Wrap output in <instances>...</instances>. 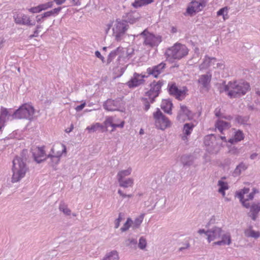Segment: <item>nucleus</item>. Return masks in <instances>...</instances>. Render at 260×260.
<instances>
[{
    "mask_svg": "<svg viewBox=\"0 0 260 260\" xmlns=\"http://www.w3.org/2000/svg\"><path fill=\"white\" fill-rule=\"evenodd\" d=\"M247 166L243 162H241L238 165L233 173V175L234 177L239 176L241 173L246 170Z\"/></svg>",
    "mask_w": 260,
    "mask_h": 260,
    "instance_id": "473e14b6",
    "label": "nucleus"
},
{
    "mask_svg": "<svg viewBox=\"0 0 260 260\" xmlns=\"http://www.w3.org/2000/svg\"><path fill=\"white\" fill-rule=\"evenodd\" d=\"M122 215L121 213H120L119 214V216H118V218L116 219L115 220V226H114V228L115 229H117L119 226L120 223L121 221L122 220Z\"/></svg>",
    "mask_w": 260,
    "mask_h": 260,
    "instance_id": "8fccbe9b",
    "label": "nucleus"
},
{
    "mask_svg": "<svg viewBox=\"0 0 260 260\" xmlns=\"http://www.w3.org/2000/svg\"><path fill=\"white\" fill-rule=\"evenodd\" d=\"M152 2V1L150 0H136L133 4L132 6L137 8L146 5H148Z\"/></svg>",
    "mask_w": 260,
    "mask_h": 260,
    "instance_id": "58836bf2",
    "label": "nucleus"
},
{
    "mask_svg": "<svg viewBox=\"0 0 260 260\" xmlns=\"http://www.w3.org/2000/svg\"><path fill=\"white\" fill-rule=\"evenodd\" d=\"M218 185L219 188L218 189V192L222 194V196H225V190L228 189L229 186L226 182H224L222 180H219L218 181Z\"/></svg>",
    "mask_w": 260,
    "mask_h": 260,
    "instance_id": "c9c22d12",
    "label": "nucleus"
},
{
    "mask_svg": "<svg viewBox=\"0 0 260 260\" xmlns=\"http://www.w3.org/2000/svg\"><path fill=\"white\" fill-rule=\"evenodd\" d=\"M207 232V231H206L204 229H200L198 233L200 234H205L206 235V233Z\"/></svg>",
    "mask_w": 260,
    "mask_h": 260,
    "instance_id": "774afa93",
    "label": "nucleus"
},
{
    "mask_svg": "<svg viewBox=\"0 0 260 260\" xmlns=\"http://www.w3.org/2000/svg\"><path fill=\"white\" fill-rule=\"evenodd\" d=\"M120 102L119 101L111 99L107 100L104 104V108L106 110L110 111L118 110Z\"/></svg>",
    "mask_w": 260,
    "mask_h": 260,
    "instance_id": "4be33fe9",
    "label": "nucleus"
},
{
    "mask_svg": "<svg viewBox=\"0 0 260 260\" xmlns=\"http://www.w3.org/2000/svg\"><path fill=\"white\" fill-rule=\"evenodd\" d=\"M244 139V135L242 131H238L235 133V135L232 138L229 140V142L231 144H234Z\"/></svg>",
    "mask_w": 260,
    "mask_h": 260,
    "instance_id": "c85d7f7f",
    "label": "nucleus"
},
{
    "mask_svg": "<svg viewBox=\"0 0 260 260\" xmlns=\"http://www.w3.org/2000/svg\"><path fill=\"white\" fill-rule=\"evenodd\" d=\"M249 208L250 210L247 214L248 216L250 217L252 220L255 221L260 212V204L253 203L251 205H250Z\"/></svg>",
    "mask_w": 260,
    "mask_h": 260,
    "instance_id": "aec40b11",
    "label": "nucleus"
},
{
    "mask_svg": "<svg viewBox=\"0 0 260 260\" xmlns=\"http://www.w3.org/2000/svg\"><path fill=\"white\" fill-rule=\"evenodd\" d=\"M249 192V188H244L236 193V196L240 199L242 205L246 208H249L250 203L248 201L252 200L254 198V192L253 191L248 194Z\"/></svg>",
    "mask_w": 260,
    "mask_h": 260,
    "instance_id": "9b49d317",
    "label": "nucleus"
},
{
    "mask_svg": "<svg viewBox=\"0 0 260 260\" xmlns=\"http://www.w3.org/2000/svg\"><path fill=\"white\" fill-rule=\"evenodd\" d=\"M216 61V59L215 58H210L208 56H206L203 63H201L199 66L200 70H202L207 69L208 67L214 65L215 62Z\"/></svg>",
    "mask_w": 260,
    "mask_h": 260,
    "instance_id": "393cba45",
    "label": "nucleus"
},
{
    "mask_svg": "<svg viewBox=\"0 0 260 260\" xmlns=\"http://www.w3.org/2000/svg\"><path fill=\"white\" fill-rule=\"evenodd\" d=\"M85 105H86V103H85V102H84L80 105L77 106L76 107L75 109L77 111H80L85 107Z\"/></svg>",
    "mask_w": 260,
    "mask_h": 260,
    "instance_id": "6e6d98bb",
    "label": "nucleus"
},
{
    "mask_svg": "<svg viewBox=\"0 0 260 260\" xmlns=\"http://www.w3.org/2000/svg\"><path fill=\"white\" fill-rule=\"evenodd\" d=\"M194 125L192 123H186L183 127V134L184 136L182 137V139L185 140L187 139V136L189 135L192 131Z\"/></svg>",
    "mask_w": 260,
    "mask_h": 260,
    "instance_id": "7c9ffc66",
    "label": "nucleus"
},
{
    "mask_svg": "<svg viewBox=\"0 0 260 260\" xmlns=\"http://www.w3.org/2000/svg\"><path fill=\"white\" fill-rule=\"evenodd\" d=\"M211 79V75L206 74L200 76L198 79V83L201 88L205 89L206 91H208L209 88Z\"/></svg>",
    "mask_w": 260,
    "mask_h": 260,
    "instance_id": "412c9836",
    "label": "nucleus"
},
{
    "mask_svg": "<svg viewBox=\"0 0 260 260\" xmlns=\"http://www.w3.org/2000/svg\"><path fill=\"white\" fill-rule=\"evenodd\" d=\"M245 235L247 237L257 239L260 236V233L258 231H255L251 226L245 231Z\"/></svg>",
    "mask_w": 260,
    "mask_h": 260,
    "instance_id": "2f4dec72",
    "label": "nucleus"
},
{
    "mask_svg": "<svg viewBox=\"0 0 260 260\" xmlns=\"http://www.w3.org/2000/svg\"><path fill=\"white\" fill-rule=\"evenodd\" d=\"M142 100L144 105V110L147 111L150 108V103H151V102L149 100L148 97L142 98Z\"/></svg>",
    "mask_w": 260,
    "mask_h": 260,
    "instance_id": "c03bdc74",
    "label": "nucleus"
},
{
    "mask_svg": "<svg viewBox=\"0 0 260 260\" xmlns=\"http://www.w3.org/2000/svg\"><path fill=\"white\" fill-rule=\"evenodd\" d=\"M192 118L191 112L185 105H180V109L178 112L177 119L183 122L187 120H190Z\"/></svg>",
    "mask_w": 260,
    "mask_h": 260,
    "instance_id": "4468645a",
    "label": "nucleus"
},
{
    "mask_svg": "<svg viewBox=\"0 0 260 260\" xmlns=\"http://www.w3.org/2000/svg\"><path fill=\"white\" fill-rule=\"evenodd\" d=\"M228 8L226 7L223 8L222 9H220L217 13V15L221 16L222 15L223 17L224 16V13L226 12L227 14L228 13Z\"/></svg>",
    "mask_w": 260,
    "mask_h": 260,
    "instance_id": "603ef678",
    "label": "nucleus"
},
{
    "mask_svg": "<svg viewBox=\"0 0 260 260\" xmlns=\"http://www.w3.org/2000/svg\"><path fill=\"white\" fill-rule=\"evenodd\" d=\"M169 92L171 94L175 96L176 99L182 100L185 98V90L178 89L177 86L175 84H172L171 85H169Z\"/></svg>",
    "mask_w": 260,
    "mask_h": 260,
    "instance_id": "a211bd4d",
    "label": "nucleus"
},
{
    "mask_svg": "<svg viewBox=\"0 0 260 260\" xmlns=\"http://www.w3.org/2000/svg\"><path fill=\"white\" fill-rule=\"evenodd\" d=\"M163 84L162 80L153 81L149 84L150 88L145 92V96L148 98L151 103H153L155 99L158 96Z\"/></svg>",
    "mask_w": 260,
    "mask_h": 260,
    "instance_id": "6e6552de",
    "label": "nucleus"
},
{
    "mask_svg": "<svg viewBox=\"0 0 260 260\" xmlns=\"http://www.w3.org/2000/svg\"><path fill=\"white\" fill-rule=\"evenodd\" d=\"M182 163L184 166H190L194 161V157L192 156L184 155L181 158Z\"/></svg>",
    "mask_w": 260,
    "mask_h": 260,
    "instance_id": "f704fd0d",
    "label": "nucleus"
},
{
    "mask_svg": "<svg viewBox=\"0 0 260 260\" xmlns=\"http://www.w3.org/2000/svg\"><path fill=\"white\" fill-rule=\"evenodd\" d=\"M132 169L128 168L127 170H122L119 171L117 175V180L122 179L125 177L129 175L131 173Z\"/></svg>",
    "mask_w": 260,
    "mask_h": 260,
    "instance_id": "ea45409f",
    "label": "nucleus"
},
{
    "mask_svg": "<svg viewBox=\"0 0 260 260\" xmlns=\"http://www.w3.org/2000/svg\"><path fill=\"white\" fill-rule=\"evenodd\" d=\"M204 144L206 151L211 154H217L222 145L221 144H219V139H217L216 136L213 134L205 137Z\"/></svg>",
    "mask_w": 260,
    "mask_h": 260,
    "instance_id": "39448f33",
    "label": "nucleus"
},
{
    "mask_svg": "<svg viewBox=\"0 0 260 260\" xmlns=\"http://www.w3.org/2000/svg\"><path fill=\"white\" fill-rule=\"evenodd\" d=\"M215 66L214 67V68H221L222 67H224V64L221 62H218L215 64Z\"/></svg>",
    "mask_w": 260,
    "mask_h": 260,
    "instance_id": "052dcab7",
    "label": "nucleus"
},
{
    "mask_svg": "<svg viewBox=\"0 0 260 260\" xmlns=\"http://www.w3.org/2000/svg\"><path fill=\"white\" fill-rule=\"evenodd\" d=\"M25 160V159L20 156H17L13 159L12 182H17L25 176L28 170Z\"/></svg>",
    "mask_w": 260,
    "mask_h": 260,
    "instance_id": "f03ea898",
    "label": "nucleus"
},
{
    "mask_svg": "<svg viewBox=\"0 0 260 260\" xmlns=\"http://www.w3.org/2000/svg\"><path fill=\"white\" fill-rule=\"evenodd\" d=\"M188 49L184 45L176 43L166 50V54L168 57L176 59H180L187 55Z\"/></svg>",
    "mask_w": 260,
    "mask_h": 260,
    "instance_id": "20e7f679",
    "label": "nucleus"
},
{
    "mask_svg": "<svg viewBox=\"0 0 260 260\" xmlns=\"http://www.w3.org/2000/svg\"><path fill=\"white\" fill-rule=\"evenodd\" d=\"M73 128H74V126L73 124H72L70 128L66 129V133H69L71 132L73 130Z\"/></svg>",
    "mask_w": 260,
    "mask_h": 260,
    "instance_id": "338daca9",
    "label": "nucleus"
},
{
    "mask_svg": "<svg viewBox=\"0 0 260 260\" xmlns=\"http://www.w3.org/2000/svg\"><path fill=\"white\" fill-rule=\"evenodd\" d=\"M153 117L156 127L160 129L164 130L171 125V122L159 109H157L156 111L153 113Z\"/></svg>",
    "mask_w": 260,
    "mask_h": 260,
    "instance_id": "1a4fd4ad",
    "label": "nucleus"
},
{
    "mask_svg": "<svg viewBox=\"0 0 260 260\" xmlns=\"http://www.w3.org/2000/svg\"><path fill=\"white\" fill-rule=\"evenodd\" d=\"M15 22L17 24L26 25L27 26H34L36 23L31 21L29 16L23 13H17L14 16Z\"/></svg>",
    "mask_w": 260,
    "mask_h": 260,
    "instance_id": "2eb2a0df",
    "label": "nucleus"
},
{
    "mask_svg": "<svg viewBox=\"0 0 260 260\" xmlns=\"http://www.w3.org/2000/svg\"><path fill=\"white\" fill-rule=\"evenodd\" d=\"M148 77V76L134 73L131 79L126 83L130 88H134L144 84V78Z\"/></svg>",
    "mask_w": 260,
    "mask_h": 260,
    "instance_id": "ddd939ff",
    "label": "nucleus"
},
{
    "mask_svg": "<svg viewBox=\"0 0 260 260\" xmlns=\"http://www.w3.org/2000/svg\"><path fill=\"white\" fill-rule=\"evenodd\" d=\"M28 11L29 12L32 13H37L42 11L40 5L37 7H32L29 9Z\"/></svg>",
    "mask_w": 260,
    "mask_h": 260,
    "instance_id": "09e8293b",
    "label": "nucleus"
},
{
    "mask_svg": "<svg viewBox=\"0 0 260 260\" xmlns=\"http://www.w3.org/2000/svg\"><path fill=\"white\" fill-rule=\"evenodd\" d=\"M189 247V244L186 243L185 247H181L179 248L180 251H182L183 250Z\"/></svg>",
    "mask_w": 260,
    "mask_h": 260,
    "instance_id": "69168bd1",
    "label": "nucleus"
},
{
    "mask_svg": "<svg viewBox=\"0 0 260 260\" xmlns=\"http://www.w3.org/2000/svg\"><path fill=\"white\" fill-rule=\"evenodd\" d=\"M95 56L101 59L103 62H104V57L101 54V53L99 51H96L95 52Z\"/></svg>",
    "mask_w": 260,
    "mask_h": 260,
    "instance_id": "13d9d810",
    "label": "nucleus"
},
{
    "mask_svg": "<svg viewBox=\"0 0 260 260\" xmlns=\"http://www.w3.org/2000/svg\"><path fill=\"white\" fill-rule=\"evenodd\" d=\"M33 155L35 161L38 163H41L46 159V155L43 147L38 148L36 152H34Z\"/></svg>",
    "mask_w": 260,
    "mask_h": 260,
    "instance_id": "b1692460",
    "label": "nucleus"
},
{
    "mask_svg": "<svg viewBox=\"0 0 260 260\" xmlns=\"http://www.w3.org/2000/svg\"><path fill=\"white\" fill-rule=\"evenodd\" d=\"M131 54L132 53L128 52V50H126V49L119 47L109 54L107 59V62H111L116 56H118V60H120L121 58L124 59L126 58H129L131 57Z\"/></svg>",
    "mask_w": 260,
    "mask_h": 260,
    "instance_id": "f8f14e48",
    "label": "nucleus"
},
{
    "mask_svg": "<svg viewBox=\"0 0 260 260\" xmlns=\"http://www.w3.org/2000/svg\"><path fill=\"white\" fill-rule=\"evenodd\" d=\"M147 245V241L146 239L143 237H141L139 239V242L138 243V247L141 249H144Z\"/></svg>",
    "mask_w": 260,
    "mask_h": 260,
    "instance_id": "37998d69",
    "label": "nucleus"
},
{
    "mask_svg": "<svg viewBox=\"0 0 260 260\" xmlns=\"http://www.w3.org/2000/svg\"><path fill=\"white\" fill-rule=\"evenodd\" d=\"M59 147L61 148V151H58L56 153H54V148H52L51 151H52L53 154H49L47 155L48 158H50L51 165L52 166L57 165L59 162L60 157L62 155V153L66 152V147L64 145L60 144L59 145Z\"/></svg>",
    "mask_w": 260,
    "mask_h": 260,
    "instance_id": "dca6fc26",
    "label": "nucleus"
},
{
    "mask_svg": "<svg viewBox=\"0 0 260 260\" xmlns=\"http://www.w3.org/2000/svg\"><path fill=\"white\" fill-rule=\"evenodd\" d=\"M166 64L164 62H161L157 66L148 68L147 69V73L149 75H152L154 78H157L159 74L164 72Z\"/></svg>",
    "mask_w": 260,
    "mask_h": 260,
    "instance_id": "f3484780",
    "label": "nucleus"
},
{
    "mask_svg": "<svg viewBox=\"0 0 260 260\" xmlns=\"http://www.w3.org/2000/svg\"><path fill=\"white\" fill-rule=\"evenodd\" d=\"M61 9V7H59L57 8H55L51 11H49L50 13H51V16H55L57 15L60 11Z\"/></svg>",
    "mask_w": 260,
    "mask_h": 260,
    "instance_id": "3c124183",
    "label": "nucleus"
},
{
    "mask_svg": "<svg viewBox=\"0 0 260 260\" xmlns=\"http://www.w3.org/2000/svg\"><path fill=\"white\" fill-rule=\"evenodd\" d=\"M44 17H43V15H39L36 16V21L38 23H41L44 21Z\"/></svg>",
    "mask_w": 260,
    "mask_h": 260,
    "instance_id": "5fc2aeb1",
    "label": "nucleus"
},
{
    "mask_svg": "<svg viewBox=\"0 0 260 260\" xmlns=\"http://www.w3.org/2000/svg\"><path fill=\"white\" fill-rule=\"evenodd\" d=\"M119 183V185L124 188H127L131 187L133 185L134 180L132 178H127L126 179H120L118 180Z\"/></svg>",
    "mask_w": 260,
    "mask_h": 260,
    "instance_id": "72a5a7b5",
    "label": "nucleus"
},
{
    "mask_svg": "<svg viewBox=\"0 0 260 260\" xmlns=\"http://www.w3.org/2000/svg\"><path fill=\"white\" fill-rule=\"evenodd\" d=\"M144 214H141L138 217L136 218L134 221H133L132 225L133 229H137L140 226L144 219Z\"/></svg>",
    "mask_w": 260,
    "mask_h": 260,
    "instance_id": "4c0bfd02",
    "label": "nucleus"
},
{
    "mask_svg": "<svg viewBox=\"0 0 260 260\" xmlns=\"http://www.w3.org/2000/svg\"><path fill=\"white\" fill-rule=\"evenodd\" d=\"M214 113L216 117H224V118L228 120H231L232 119V117L231 116H228L227 117H223L221 116V114L220 113V109L219 108H217L214 110Z\"/></svg>",
    "mask_w": 260,
    "mask_h": 260,
    "instance_id": "49530a36",
    "label": "nucleus"
},
{
    "mask_svg": "<svg viewBox=\"0 0 260 260\" xmlns=\"http://www.w3.org/2000/svg\"><path fill=\"white\" fill-rule=\"evenodd\" d=\"M38 33H39V31H38V30H36L35 31H34V33L33 34V35H31L29 36V38L30 39L34 38V37H37L38 35Z\"/></svg>",
    "mask_w": 260,
    "mask_h": 260,
    "instance_id": "0e129e2a",
    "label": "nucleus"
},
{
    "mask_svg": "<svg viewBox=\"0 0 260 260\" xmlns=\"http://www.w3.org/2000/svg\"><path fill=\"white\" fill-rule=\"evenodd\" d=\"M140 35L143 39V45L149 47H157L162 41L160 36L155 35L145 29Z\"/></svg>",
    "mask_w": 260,
    "mask_h": 260,
    "instance_id": "0eeeda50",
    "label": "nucleus"
},
{
    "mask_svg": "<svg viewBox=\"0 0 260 260\" xmlns=\"http://www.w3.org/2000/svg\"><path fill=\"white\" fill-rule=\"evenodd\" d=\"M127 26L126 22L124 20H116L113 27V36L116 41L121 40L122 37L127 29Z\"/></svg>",
    "mask_w": 260,
    "mask_h": 260,
    "instance_id": "9d476101",
    "label": "nucleus"
},
{
    "mask_svg": "<svg viewBox=\"0 0 260 260\" xmlns=\"http://www.w3.org/2000/svg\"><path fill=\"white\" fill-rule=\"evenodd\" d=\"M102 260H119V253L115 250L107 252Z\"/></svg>",
    "mask_w": 260,
    "mask_h": 260,
    "instance_id": "a878e982",
    "label": "nucleus"
},
{
    "mask_svg": "<svg viewBox=\"0 0 260 260\" xmlns=\"http://www.w3.org/2000/svg\"><path fill=\"white\" fill-rule=\"evenodd\" d=\"M124 124V121H121L120 124H114V123H113V128L114 129L116 127H121V128H122V127H123Z\"/></svg>",
    "mask_w": 260,
    "mask_h": 260,
    "instance_id": "4d7b16f0",
    "label": "nucleus"
},
{
    "mask_svg": "<svg viewBox=\"0 0 260 260\" xmlns=\"http://www.w3.org/2000/svg\"><path fill=\"white\" fill-rule=\"evenodd\" d=\"M86 129L90 132H94L99 131L101 132L104 131V126L100 123H95L90 126L86 127Z\"/></svg>",
    "mask_w": 260,
    "mask_h": 260,
    "instance_id": "c756f323",
    "label": "nucleus"
},
{
    "mask_svg": "<svg viewBox=\"0 0 260 260\" xmlns=\"http://www.w3.org/2000/svg\"><path fill=\"white\" fill-rule=\"evenodd\" d=\"M104 131H107V128L109 125L113 127V119L112 117H107L104 122Z\"/></svg>",
    "mask_w": 260,
    "mask_h": 260,
    "instance_id": "79ce46f5",
    "label": "nucleus"
},
{
    "mask_svg": "<svg viewBox=\"0 0 260 260\" xmlns=\"http://www.w3.org/2000/svg\"><path fill=\"white\" fill-rule=\"evenodd\" d=\"M5 41L4 38L3 37H0V49H1L4 46V43Z\"/></svg>",
    "mask_w": 260,
    "mask_h": 260,
    "instance_id": "e2e57ef3",
    "label": "nucleus"
},
{
    "mask_svg": "<svg viewBox=\"0 0 260 260\" xmlns=\"http://www.w3.org/2000/svg\"><path fill=\"white\" fill-rule=\"evenodd\" d=\"M35 113L34 107L27 104H23L17 109L12 115L13 119H27L31 120L33 118Z\"/></svg>",
    "mask_w": 260,
    "mask_h": 260,
    "instance_id": "423d86ee",
    "label": "nucleus"
},
{
    "mask_svg": "<svg viewBox=\"0 0 260 260\" xmlns=\"http://www.w3.org/2000/svg\"><path fill=\"white\" fill-rule=\"evenodd\" d=\"M205 6V2H199L198 1L192 2L191 5L187 9V12L192 15L194 13L201 11Z\"/></svg>",
    "mask_w": 260,
    "mask_h": 260,
    "instance_id": "6ab92c4d",
    "label": "nucleus"
},
{
    "mask_svg": "<svg viewBox=\"0 0 260 260\" xmlns=\"http://www.w3.org/2000/svg\"><path fill=\"white\" fill-rule=\"evenodd\" d=\"M217 137V139H219V144H221V141L224 142H226V138L225 136H216Z\"/></svg>",
    "mask_w": 260,
    "mask_h": 260,
    "instance_id": "bf43d9fd",
    "label": "nucleus"
},
{
    "mask_svg": "<svg viewBox=\"0 0 260 260\" xmlns=\"http://www.w3.org/2000/svg\"><path fill=\"white\" fill-rule=\"evenodd\" d=\"M10 114L7 109L4 107H1L0 114V130L4 127L5 123L8 120Z\"/></svg>",
    "mask_w": 260,
    "mask_h": 260,
    "instance_id": "5701e85b",
    "label": "nucleus"
},
{
    "mask_svg": "<svg viewBox=\"0 0 260 260\" xmlns=\"http://www.w3.org/2000/svg\"><path fill=\"white\" fill-rule=\"evenodd\" d=\"M125 21H126V23L128 22L131 24H133L136 22V18L134 16H132L131 14H129L128 16V19Z\"/></svg>",
    "mask_w": 260,
    "mask_h": 260,
    "instance_id": "864d4df0",
    "label": "nucleus"
},
{
    "mask_svg": "<svg viewBox=\"0 0 260 260\" xmlns=\"http://www.w3.org/2000/svg\"><path fill=\"white\" fill-rule=\"evenodd\" d=\"M50 13H50L49 11L46 12L44 13L43 14H42L43 17H44V18L50 17V16H51Z\"/></svg>",
    "mask_w": 260,
    "mask_h": 260,
    "instance_id": "680f3d73",
    "label": "nucleus"
},
{
    "mask_svg": "<svg viewBox=\"0 0 260 260\" xmlns=\"http://www.w3.org/2000/svg\"><path fill=\"white\" fill-rule=\"evenodd\" d=\"M247 82H230L224 85V90L228 91V94L230 98H236L245 94L249 89Z\"/></svg>",
    "mask_w": 260,
    "mask_h": 260,
    "instance_id": "7ed1b4c3",
    "label": "nucleus"
},
{
    "mask_svg": "<svg viewBox=\"0 0 260 260\" xmlns=\"http://www.w3.org/2000/svg\"><path fill=\"white\" fill-rule=\"evenodd\" d=\"M173 104L171 101L164 100L162 101L161 108L167 113L169 114H172V108Z\"/></svg>",
    "mask_w": 260,
    "mask_h": 260,
    "instance_id": "cd10ccee",
    "label": "nucleus"
},
{
    "mask_svg": "<svg viewBox=\"0 0 260 260\" xmlns=\"http://www.w3.org/2000/svg\"><path fill=\"white\" fill-rule=\"evenodd\" d=\"M53 2H49L45 4L40 5L41 11L46 10L48 8H51L53 6Z\"/></svg>",
    "mask_w": 260,
    "mask_h": 260,
    "instance_id": "a18cd8bd",
    "label": "nucleus"
},
{
    "mask_svg": "<svg viewBox=\"0 0 260 260\" xmlns=\"http://www.w3.org/2000/svg\"><path fill=\"white\" fill-rule=\"evenodd\" d=\"M125 244L126 246H136L137 244V240L135 239H128L125 241Z\"/></svg>",
    "mask_w": 260,
    "mask_h": 260,
    "instance_id": "de8ad7c7",
    "label": "nucleus"
},
{
    "mask_svg": "<svg viewBox=\"0 0 260 260\" xmlns=\"http://www.w3.org/2000/svg\"><path fill=\"white\" fill-rule=\"evenodd\" d=\"M215 126L218 130L222 133L223 131L231 127V124L229 122L224 121L222 120H218L216 122Z\"/></svg>",
    "mask_w": 260,
    "mask_h": 260,
    "instance_id": "bb28decb",
    "label": "nucleus"
},
{
    "mask_svg": "<svg viewBox=\"0 0 260 260\" xmlns=\"http://www.w3.org/2000/svg\"><path fill=\"white\" fill-rule=\"evenodd\" d=\"M133 223V220L131 218H128L127 219L126 221L122 227L121 228L120 230L121 232H124L126 231L128 229L130 228V226L132 225Z\"/></svg>",
    "mask_w": 260,
    "mask_h": 260,
    "instance_id": "a19ab883",
    "label": "nucleus"
},
{
    "mask_svg": "<svg viewBox=\"0 0 260 260\" xmlns=\"http://www.w3.org/2000/svg\"><path fill=\"white\" fill-rule=\"evenodd\" d=\"M206 235L207 237V240L209 242L211 241L221 239V240H218L214 242L213 245H229L231 243V235L229 233H224L221 228L214 226L212 228L209 229L206 233Z\"/></svg>",
    "mask_w": 260,
    "mask_h": 260,
    "instance_id": "f257e3e1",
    "label": "nucleus"
},
{
    "mask_svg": "<svg viewBox=\"0 0 260 260\" xmlns=\"http://www.w3.org/2000/svg\"><path fill=\"white\" fill-rule=\"evenodd\" d=\"M59 210L60 211L63 212V213L67 216L71 214V210L68 207V205L63 202H61L59 206Z\"/></svg>",
    "mask_w": 260,
    "mask_h": 260,
    "instance_id": "e433bc0d",
    "label": "nucleus"
}]
</instances>
